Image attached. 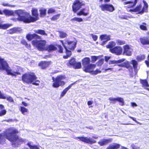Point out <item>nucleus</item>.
Instances as JSON below:
<instances>
[{
  "label": "nucleus",
  "mask_w": 149,
  "mask_h": 149,
  "mask_svg": "<svg viewBox=\"0 0 149 149\" xmlns=\"http://www.w3.org/2000/svg\"><path fill=\"white\" fill-rule=\"evenodd\" d=\"M129 11L131 12H137L140 14L143 13L142 6L141 5L137 6L135 9H130Z\"/></svg>",
  "instance_id": "18"
},
{
  "label": "nucleus",
  "mask_w": 149,
  "mask_h": 149,
  "mask_svg": "<svg viewBox=\"0 0 149 149\" xmlns=\"http://www.w3.org/2000/svg\"><path fill=\"white\" fill-rule=\"evenodd\" d=\"M75 61L74 58H72L69 61L68 63L67 64V65L70 66V65L73 66L75 63Z\"/></svg>",
  "instance_id": "41"
},
{
  "label": "nucleus",
  "mask_w": 149,
  "mask_h": 149,
  "mask_svg": "<svg viewBox=\"0 0 149 149\" xmlns=\"http://www.w3.org/2000/svg\"><path fill=\"white\" fill-rule=\"evenodd\" d=\"M46 9L44 8H42L40 10V16L41 17H43L46 14Z\"/></svg>",
  "instance_id": "40"
},
{
  "label": "nucleus",
  "mask_w": 149,
  "mask_h": 149,
  "mask_svg": "<svg viewBox=\"0 0 149 149\" xmlns=\"http://www.w3.org/2000/svg\"><path fill=\"white\" fill-rule=\"evenodd\" d=\"M6 112V111L5 110H2L0 112V116H1L4 115Z\"/></svg>",
  "instance_id": "59"
},
{
  "label": "nucleus",
  "mask_w": 149,
  "mask_h": 149,
  "mask_svg": "<svg viewBox=\"0 0 149 149\" xmlns=\"http://www.w3.org/2000/svg\"><path fill=\"white\" fill-rule=\"evenodd\" d=\"M21 43L24 45L27 48H30V45H29L25 40H22Z\"/></svg>",
  "instance_id": "50"
},
{
  "label": "nucleus",
  "mask_w": 149,
  "mask_h": 149,
  "mask_svg": "<svg viewBox=\"0 0 149 149\" xmlns=\"http://www.w3.org/2000/svg\"><path fill=\"white\" fill-rule=\"evenodd\" d=\"M34 31L36 33L42 35L47 36V34L45 32L44 30L41 29L34 30Z\"/></svg>",
  "instance_id": "31"
},
{
  "label": "nucleus",
  "mask_w": 149,
  "mask_h": 149,
  "mask_svg": "<svg viewBox=\"0 0 149 149\" xmlns=\"http://www.w3.org/2000/svg\"><path fill=\"white\" fill-rule=\"evenodd\" d=\"M145 58V56L144 55H141L138 56L137 57V59L139 61H140L143 60Z\"/></svg>",
  "instance_id": "51"
},
{
  "label": "nucleus",
  "mask_w": 149,
  "mask_h": 149,
  "mask_svg": "<svg viewBox=\"0 0 149 149\" xmlns=\"http://www.w3.org/2000/svg\"><path fill=\"white\" fill-rule=\"evenodd\" d=\"M60 16V14H58L54 16L51 18V19L52 21H54L58 19Z\"/></svg>",
  "instance_id": "48"
},
{
  "label": "nucleus",
  "mask_w": 149,
  "mask_h": 149,
  "mask_svg": "<svg viewBox=\"0 0 149 149\" xmlns=\"http://www.w3.org/2000/svg\"><path fill=\"white\" fill-rule=\"evenodd\" d=\"M110 36L107 35L106 34L102 35L100 36V38L101 40H106V41H103L102 43V45H104L106 42L107 41L109 40L110 39Z\"/></svg>",
  "instance_id": "20"
},
{
  "label": "nucleus",
  "mask_w": 149,
  "mask_h": 149,
  "mask_svg": "<svg viewBox=\"0 0 149 149\" xmlns=\"http://www.w3.org/2000/svg\"><path fill=\"white\" fill-rule=\"evenodd\" d=\"M37 78L33 73H26L22 77V81L27 84H31L37 80Z\"/></svg>",
  "instance_id": "4"
},
{
  "label": "nucleus",
  "mask_w": 149,
  "mask_h": 149,
  "mask_svg": "<svg viewBox=\"0 0 149 149\" xmlns=\"http://www.w3.org/2000/svg\"><path fill=\"white\" fill-rule=\"evenodd\" d=\"M144 3V6L142 9L143 13L144 12H147L148 10V5L147 3L145 1H143Z\"/></svg>",
  "instance_id": "34"
},
{
  "label": "nucleus",
  "mask_w": 149,
  "mask_h": 149,
  "mask_svg": "<svg viewBox=\"0 0 149 149\" xmlns=\"http://www.w3.org/2000/svg\"><path fill=\"white\" fill-rule=\"evenodd\" d=\"M22 104L25 107H27L28 106V104L27 103L25 102H22Z\"/></svg>",
  "instance_id": "62"
},
{
  "label": "nucleus",
  "mask_w": 149,
  "mask_h": 149,
  "mask_svg": "<svg viewBox=\"0 0 149 149\" xmlns=\"http://www.w3.org/2000/svg\"><path fill=\"white\" fill-rule=\"evenodd\" d=\"M55 11V10L54 9L52 8H50L48 9L47 13L48 14L53 13H54Z\"/></svg>",
  "instance_id": "55"
},
{
  "label": "nucleus",
  "mask_w": 149,
  "mask_h": 149,
  "mask_svg": "<svg viewBox=\"0 0 149 149\" xmlns=\"http://www.w3.org/2000/svg\"><path fill=\"white\" fill-rule=\"evenodd\" d=\"M61 41L63 45V46L66 50V55L64 56H63V58L65 59L67 58L68 57L71 56V52L66 47V45L64 44L63 43V41L62 40H61Z\"/></svg>",
  "instance_id": "21"
},
{
  "label": "nucleus",
  "mask_w": 149,
  "mask_h": 149,
  "mask_svg": "<svg viewBox=\"0 0 149 149\" xmlns=\"http://www.w3.org/2000/svg\"><path fill=\"white\" fill-rule=\"evenodd\" d=\"M32 142H30L28 143L27 145L29 147L30 149H40V146L36 145L33 146L31 145Z\"/></svg>",
  "instance_id": "32"
},
{
  "label": "nucleus",
  "mask_w": 149,
  "mask_h": 149,
  "mask_svg": "<svg viewBox=\"0 0 149 149\" xmlns=\"http://www.w3.org/2000/svg\"><path fill=\"white\" fill-rule=\"evenodd\" d=\"M26 38L28 40L30 41L33 38L40 39V37L36 34H28L26 36Z\"/></svg>",
  "instance_id": "17"
},
{
  "label": "nucleus",
  "mask_w": 149,
  "mask_h": 149,
  "mask_svg": "<svg viewBox=\"0 0 149 149\" xmlns=\"http://www.w3.org/2000/svg\"><path fill=\"white\" fill-rule=\"evenodd\" d=\"M57 49V48L54 45H46V47L45 50L47 51L48 52H51L55 51Z\"/></svg>",
  "instance_id": "22"
},
{
  "label": "nucleus",
  "mask_w": 149,
  "mask_h": 149,
  "mask_svg": "<svg viewBox=\"0 0 149 149\" xmlns=\"http://www.w3.org/2000/svg\"><path fill=\"white\" fill-rule=\"evenodd\" d=\"M60 37L61 38H64L67 36V34L65 32L63 31H59Z\"/></svg>",
  "instance_id": "43"
},
{
  "label": "nucleus",
  "mask_w": 149,
  "mask_h": 149,
  "mask_svg": "<svg viewBox=\"0 0 149 149\" xmlns=\"http://www.w3.org/2000/svg\"><path fill=\"white\" fill-rule=\"evenodd\" d=\"M79 139V141H81L85 143L92 144L96 143V141L90 137H84V136L76 137L75 138Z\"/></svg>",
  "instance_id": "9"
},
{
  "label": "nucleus",
  "mask_w": 149,
  "mask_h": 149,
  "mask_svg": "<svg viewBox=\"0 0 149 149\" xmlns=\"http://www.w3.org/2000/svg\"><path fill=\"white\" fill-rule=\"evenodd\" d=\"M109 100L111 101V103L114 104L115 103V101H117L120 102V105L123 106L124 104V100L121 97H118L116 98L110 97L109 98Z\"/></svg>",
  "instance_id": "14"
},
{
  "label": "nucleus",
  "mask_w": 149,
  "mask_h": 149,
  "mask_svg": "<svg viewBox=\"0 0 149 149\" xmlns=\"http://www.w3.org/2000/svg\"><path fill=\"white\" fill-rule=\"evenodd\" d=\"M124 52L123 54L126 56H130L132 55V49L131 46L126 45L123 46Z\"/></svg>",
  "instance_id": "11"
},
{
  "label": "nucleus",
  "mask_w": 149,
  "mask_h": 149,
  "mask_svg": "<svg viewBox=\"0 0 149 149\" xmlns=\"http://www.w3.org/2000/svg\"><path fill=\"white\" fill-rule=\"evenodd\" d=\"M4 14L7 16H10L14 14V12L12 10H5L3 11Z\"/></svg>",
  "instance_id": "38"
},
{
  "label": "nucleus",
  "mask_w": 149,
  "mask_h": 149,
  "mask_svg": "<svg viewBox=\"0 0 149 149\" xmlns=\"http://www.w3.org/2000/svg\"><path fill=\"white\" fill-rule=\"evenodd\" d=\"M15 13L18 16L17 18V20L23 21L25 23H29V13L25 12L24 10H16L15 11Z\"/></svg>",
  "instance_id": "3"
},
{
  "label": "nucleus",
  "mask_w": 149,
  "mask_h": 149,
  "mask_svg": "<svg viewBox=\"0 0 149 149\" xmlns=\"http://www.w3.org/2000/svg\"><path fill=\"white\" fill-rule=\"evenodd\" d=\"M110 52L116 55H119L121 54L123 52V49L121 47L116 46L112 49H110Z\"/></svg>",
  "instance_id": "12"
},
{
  "label": "nucleus",
  "mask_w": 149,
  "mask_h": 149,
  "mask_svg": "<svg viewBox=\"0 0 149 149\" xmlns=\"http://www.w3.org/2000/svg\"><path fill=\"white\" fill-rule=\"evenodd\" d=\"M90 58L88 57H85L82 60V64L84 67L89 65L90 63Z\"/></svg>",
  "instance_id": "24"
},
{
  "label": "nucleus",
  "mask_w": 149,
  "mask_h": 149,
  "mask_svg": "<svg viewBox=\"0 0 149 149\" xmlns=\"http://www.w3.org/2000/svg\"><path fill=\"white\" fill-rule=\"evenodd\" d=\"M18 132L17 129L14 127L8 129L4 134L0 135V143L3 144L5 141V138L12 142L13 145L18 144L20 142H24V140L19 138L15 134Z\"/></svg>",
  "instance_id": "1"
},
{
  "label": "nucleus",
  "mask_w": 149,
  "mask_h": 149,
  "mask_svg": "<svg viewBox=\"0 0 149 149\" xmlns=\"http://www.w3.org/2000/svg\"><path fill=\"white\" fill-rule=\"evenodd\" d=\"M107 11L110 12H113L114 10V8L113 6L112 5L107 4Z\"/></svg>",
  "instance_id": "37"
},
{
  "label": "nucleus",
  "mask_w": 149,
  "mask_h": 149,
  "mask_svg": "<svg viewBox=\"0 0 149 149\" xmlns=\"http://www.w3.org/2000/svg\"><path fill=\"white\" fill-rule=\"evenodd\" d=\"M140 29L143 30H147L146 24L145 23H143L141 24L140 25Z\"/></svg>",
  "instance_id": "42"
},
{
  "label": "nucleus",
  "mask_w": 149,
  "mask_h": 149,
  "mask_svg": "<svg viewBox=\"0 0 149 149\" xmlns=\"http://www.w3.org/2000/svg\"><path fill=\"white\" fill-rule=\"evenodd\" d=\"M118 65L120 66L125 67L127 68H128L129 66V64L127 61L123 63H121Z\"/></svg>",
  "instance_id": "46"
},
{
  "label": "nucleus",
  "mask_w": 149,
  "mask_h": 149,
  "mask_svg": "<svg viewBox=\"0 0 149 149\" xmlns=\"http://www.w3.org/2000/svg\"><path fill=\"white\" fill-rule=\"evenodd\" d=\"M104 62V60L103 59H100L98 62L97 63V64L98 65L100 66L102 65Z\"/></svg>",
  "instance_id": "56"
},
{
  "label": "nucleus",
  "mask_w": 149,
  "mask_h": 149,
  "mask_svg": "<svg viewBox=\"0 0 149 149\" xmlns=\"http://www.w3.org/2000/svg\"><path fill=\"white\" fill-rule=\"evenodd\" d=\"M110 57L109 56H105V59L106 61H107L110 58Z\"/></svg>",
  "instance_id": "64"
},
{
  "label": "nucleus",
  "mask_w": 149,
  "mask_h": 149,
  "mask_svg": "<svg viewBox=\"0 0 149 149\" xmlns=\"http://www.w3.org/2000/svg\"><path fill=\"white\" fill-rule=\"evenodd\" d=\"M107 4H102L100 6V7L101 8L102 10L104 11L105 10L107 11Z\"/></svg>",
  "instance_id": "44"
},
{
  "label": "nucleus",
  "mask_w": 149,
  "mask_h": 149,
  "mask_svg": "<svg viewBox=\"0 0 149 149\" xmlns=\"http://www.w3.org/2000/svg\"><path fill=\"white\" fill-rule=\"evenodd\" d=\"M141 82L142 85L143 87H144L145 89L149 91V88H146L149 86V85L148 84V82L146 80H141Z\"/></svg>",
  "instance_id": "26"
},
{
  "label": "nucleus",
  "mask_w": 149,
  "mask_h": 149,
  "mask_svg": "<svg viewBox=\"0 0 149 149\" xmlns=\"http://www.w3.org/2000/svg\"><path fill=\"white\" fill-rule=\"evenodd\" d=\"M132 64L133 65L134 69L136 70L137 68V62L135 60H132Z\"/></svg>",
  "instance_id": "47"
},
{
  "label": "nucleus",
  "mask_w": 149,
  "mask_h": 149,
  "mask_svg": "<svg viewBox=\"0 0 149 149\" xmlns=\"http://www.w3.org/2000/svg\"><path fill=\"white\" fill-rule=\"evenodd\" d=\"M81 64L80 63L75 62L73 67L75 68H80L81 67Z\"/></svg>",
  "instance_id": "45"
},
{
  "label": "nucleus",
  "mask_w": 149,
  "mask_h": 149,
  "mask_svg": "<svg viewBox=\"0 0 149 149\" xmlns=\"http://www.w3.org/2000/svg\"><path fill=\"white\" fill-rule=\"evenodd\" d=\"M32 44L34 46H35L40 51L45 50L46 46L45 45L46 42L45 40H41L38 41L37 40H33L32 42Z\"/></svg>",
  "instance_id": "6"
},
{
  "label": "nucleus",
  "mask_w": 149,
  "mask_h": 149,
  "mask_svg": "<svg viewBox=\"0 0 149 149\" xmlns=\"http://www.w3.org/2000/svg\"><path fill=\"white\" fill-rule=\"evenodd\" d=\"M89 13V10H87L86 8H84L81 9L79 12L77 13V14L78 16L83 15L84 16H86L88 15Z\"/></svg>",
  "instance_id": "16"
},
{
  "label": "nucleus",
  "mask_w": 149,
  "mask_h": 149,
  "mask_svg": "<svg viewBox=\"0 0 149 149\" xmlns=\"http://www.w3.org/2000/svg\"><path fill=\"white\" fill-rule=\"evenodd\" d=\"M19 110L24 115H26L28 113V109L23 106H21Z\"/></svg>",
  "instance_id": "25"
},
{
  "label": "nucleus",
  "mask_w": 149,
  "mask_h": 149,
  "mask_svg": "<svg viewBox=\"0 0 149 149\" xmlns=\"http://www.w3.org/2000/svg\"><path fill=\"white\" fill-rule=\"evenodd\" d=\"M0 70H5L8 74L12 76H16L17 75L20 74V73L17 71L15 72L12 70L9 66L8 64L4 59L0 57Z\"/></svg>",
  "instance_id": "2"
},
{
  "label": "nucleus",
  "mask_w": 149,
  "mask_h": 149,
  "mask_svg": "<svg viewBox=\"0 0 149 149\" xmlns=\"http://www.w3.org/2000/svg\"><path fill=\"white\" fill-rule=\"evenodd\" d=\"M96 67V65L90 64L85 67H83L84 70L87 72H92V74H96L100 73L101 71L98 69L95 71L93 70Z\"/></svg>",
  "instance_id": "7"
},
{
  "label": "nucleus",
  "mask_w": 149,
  "mask_h": 149,
  "mask_svg": "<svg viewBox=\"0 0 149 149\" xmlns=\"http://www.w3.org/2000/svg\"><path fill=\"white\" fill-rule=\"evenodd\" d=\"M66 47L68 49L73 50L76 47V43L74 41H68L66 42Z\"/></svg>",
  "instance_id": "13"
},
{
  "label": "nucleus",
  "mask_w": 149,
  "mask_h": 149,
  "mask_svg": "<svg viewBox=\"0 0 149 149\" xmlns=\"http://www.w3.org/2000/svg\"><path fill=\"white\" fill-rule=\"evenodd\" d=\"M40 81H37L36 80L34 82L31 83L33 85L36 86H38L39 85Z\"/></svg>",
  "instance_id": "58"
},
{
  "label": "nucleus",
  "mask_w": 149,
  "mask_h": 149,
  "mask_svg": "<svg viewBox=\"0 0 149 149\" xmlns=\"http://www.w3.org/2000/svg\"><path fill=\"white\" fill-rule=\"evenodd\" d=\"M49 64L50 63L49 62L44 61L41 62L39 65L40 66L42 67V69H44L47 67Z\"/></svg>",
  "instance_id": "28"
},
{
  "label": "nucleus",
  "mask_w": 149,
  "mask_h": 149,
  "mask_svg": "<svg viewBox=\"0 0 149 149\" xmlns=\"http://www.w3.org/2000/svg\"><path fill=\"white\" fill-rule=\"evenodd\" d=\"M72 84L68 86L66 88L63 90L61 95V97H62L65 95L68 90H69L70 88L72 86Z\"/></svg>",
  "instance_id": "29"
},
{
  "label": "nucleus",
  "mask_w": 149,
  "mask_h": 149,
  "mask_svg": "<svg viewBox=\"0 0 149 149\" xmlns=\"http://www.w3.org/2000/svg\"><path fill=\"white\" fill-rule=\"evenodd\" d=\"M137 0H132L128 1H125L123 3L124 5L129 4L128 7L132 8L136 4Z\"/></svg>",
  "instance_id": "15"
},
{
  "label": "nucleus",
  "mask_w": 149,
  "mask_h": 149,
  "mask_svg": "<svg viewBox=\"0 0 149 149\" xmlns=\"http://www.w3.org/2000/svg\"><path fill=\"white\" fill-rule=\"evenodd\" d=\"M70 20L73 22L76 21L79 22H82L83 21V19L82 18L77 17H74L72 18Z\"/></svg>",
  "instance_id": "36"
},
{
  "label": "nucleus",
  "mask_w": 149,
  "mask_h": 149,
  "mask_svg": "<svg viewBox=\"0 0 149 149\" xmlns=\"http://www.w3.org/2000/svg\"><path fill=\"white\" fill-rule=\"evenodd\" d=\"M59 48V52L60 53H62L63 52V48L60 45H59L58 47Z\"/></svg>",
  "instance_id": "61"
},
{
  "label": "nucleus",
  "mask_w": 149,
  "mask_h": 149,
  "mask_svg": "<svg viewBox=\"0 0 149 149\" xmlns=\"http://www.w3.org/2000/svg\"><path fill=\"white\" fill-rule=\"evenodd\" d=\"M65 77V76L59 75L56 78H53L54 83L53 86L55 88H58L60 86H63L65 84L63 81Z\"/></svg>",
  "instance_id": "5"
},
{
  "label": "nucleus",
  "mask_w": 149,
  "mask_h": 149,
  "mask_svg": "<svg viewBox=\"0 0 149 149\" xmlns=\"http://www.w3.org/2000/svg\"><path fill=\"white\" fill-rule=\"evenodd\" d=\"M22 30L20 28H14L11 29L9 30V33H13L17 32H20Z\"/></svg>",
  "instance_id": "30"
},
{
  "label": "nucleus",
  "mask_w": 149,
  "mask_h": 149,
  "mask_svg": "<svg viewBox=\"0 0 149 149\" xmlns=\"http://www.w3.org/2000/svg\"><path fill=\"white\" fill-rule=\"evenodd\" d=\"M2 5L4 6H8L10 7H14L15 6L14 5H12L6 2H3L2 3Z\"/></svg>",
  "instance_id": "54"
},
{
  "label": "nucleus",
  "mask_w": 149,
  "mask_h": 149,
  "mask_svg": "<svg viewBox=\"0 0 149 149\" xmlns=\"http://www.w3.org/2000/svg\"><path fill=\"white\" fill-rule=\"evenodd\" d=\"M91 36L92 37L94 41H96L97 39V36L96 35H93V34H91Z\"/></svg>",
  "instance_id": "57"
},
{
  "label": "nucleus",
  "mask_w": 149,
  "mask_h": 149,
  "mask_svg": "<svg viewBox=\"0 0 149 149\" xmlns=\"http://www.w3.org/2000/svg\"><path fill=\"white\" fill-rule=\"evenodd\" d=\"M6 100L9 101L10 102L13 103H14V101L13 98L10 96H8L6 97Z\"/></svg>",
  "instance_id": "52"
},
{
  "label": "nucleus",
  "mask_w": 149,
  "mask_h": 149,
  "mask_svg": "<svg viewBox=\"0 0 149 149\" xmlns=\"http://www.w3.org/2000/svg\"><path fill=\"white\" fill-rule=\"evenodd\" d=\"M112 141L111 139H104L100 140L98 142V143L100 146L105 145L111 142Z\"/></svg>",
  "instance_id": "19"
},
{
  "label": "nucleus",
  "mask_w": 149,
  "mask_h": 149,
  "mask_svg": "<svg viewBox=\"0 0 149 149\" xmlns=\"http://www.w3.org/2000/svg\"><path fill=\"white\" fill-rule=\"evenodd\" d=\"M6 96L3 93H1L0 94V98L1 99H6Z\"/></svg>",
  "instance_id": "60"
},
{
  "label": "nucleus",
  "mask_w": 149,
  "mask_h": 149,
  "mask_svg": "<svg viewBox=\"0 0 149 149\" xmlns=\"http://www.w3.org/2000/svg\"><path fill=\"white\" fill-rule=\"evenodd\" d=\"M141 43L143 45H149V38L147 37H144L140 39Z\"/></svg>",
  "instance_id": "23"
},
{
  "label": "nucleus",
  "mask_w": 149,
  "mask_h": 149,
  "mask_svg": "<svg viewBox=\"0 0 149 149\" xmlns=\"http://www.w3.org/2000/svg\"><path fill=\"white\" fill-rule=\"evenodd\" d=\"M116 43L119 45H124L125 43V42L124 41H122L120 40H118L116 41Z\"/></svg>",
  "instance_id": "53"
},
{
  "label": "nucleus",
  "mask_w": 149,
  "mask_h": 149,
  "mask_svg": "<svg viewBox=\"0 0 149 149\" xmlns=\"http://www.w3.org/2000/svg\"><path fill=\"white\" fill-rule=\"evenodd\" d=\"M119 144L116 143H113L110 145L106 149H116L119 148Z\"/></svg>",
  "instance_id": "27"
},
{
  "label": "nucleus",
  "mask_w": 149,
  "mask_h": 149,
  "mask_svg": "<svg viewBox=\"0 0 149 149\" xmlns=\"http://www.w3.org/2000/svg\"><path fill=\"white\" fill-rule=\"evenodd\" d=\"M125 61L124 59H122L121 60H118L117 61L115 60L111 61H109V64H117L123 62Z\"/></svg>",
  "instance_id": "33"
},
{
  "label": "nucleus",
  "mask_w": 149,
  "mask_h": 149,
  "mask_svg": "<svg viewBox=\"0 0 149 149\" xmlns=\"http://www.w3.org/2000/svg\"><path fill=\"white\" fill-rule=\"evenodd\" d=\"M85 5V4L82 3L80 0H76L74 2L72 6V9L74 13H76L81 8V6Z\"/></svg>",
  "instance_id": "8"
},
{
  "label": "nucleus",
  "mask_w": 149,
  "mask_h": 149,
  "mask_svg": "<svg viewBox=\"0 0 149 149\" xmlns=\"http://www.w3.org/2000/svg\"><path fill=\"white\" fill-rule=\"evenodd\" d=\"M115 42L113 41H111L109 43V44L106 45V47L107 48H109L110 49L113 48V47H115Z\"/></svg>",
  "instance_id": "35"
},
{
  "label": "nucleus",
  "mask_w": 149,
  "mask_h": 149,
  "mask_svg": "<svg viewBox=\"0 0 149 149\" xmlns=\"http://www.w3.org/2000/svg\"><path fill=\"white\" fill-rule=\"evenodd\" d=\"M11 25L7 24H2L0 23V29H6L9 27Z\"/></svg>",
  "instance_id": "39"
},
{
  "label": "nucleus",
  "mask_w": 149,
  "mask_h": 149,
  "mask_svg": "<svg viewBox=\"0 0 149 149\" xmlns=\"http://www.w3.org/2000/svg\"><path fill=\"white\" fill-rule=\"evenodd\" d=\"M99 56H91V62L92 63H94L98 59Z\"/></svg>",
  "instance_id": "49"
},
{
  "label": "nucleus",
  "mask_w": 149,
  "mask_h": 149,
  "mask_svg": "<svg viewBox=\"0 0 149 149\" xmlns=\"http://www.w3.org/2000/svg\"><path fill=\"white\" fill-rule=\"evenodd\" d=\"M93 103V102L92 101H88V102L87 104L89 106L92 104Z\"/></svg>",
  "instance_id": "63"
},
{
  "label": "nucleus",
  "mask_w": 149,
  "mask_h": 149,
  "mask_svg": "<svg viewBox=\"0 0 149 149\" xmlns=\"http://www.w3.org/2000/svg\"><path fill=\"white\" fill-rule=\"evenodd\" d=\"M32 15L33 17L31 16L29 14V22H33L37 20L38 19V10L36 8H33L32 10Z\"/></svg>",
  "instance_id": "10"
}]
</instances>
